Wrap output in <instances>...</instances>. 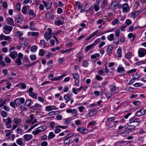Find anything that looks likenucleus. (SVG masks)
I'll list each match as a JSON object with an SVG mask.
<instances>
[{
    "label": "nucleus",
    "instance_id": "obj_50",
    "mask_svg": "<svg viewBox=\"0 0 146 146\" xmlns=\"http://www.w3.org/2000/svg\"><path fill=\"white\" fill-rule=\"evenodd\" d=\"M16 8L18 11H20L21 10V4L19 3H17L16 4Z\"/></svg>",
    "mask_w": 146,
    "mask_h": 146
},
{
    "label": "nucleus",
    "instance_id": "obj_25",
    "mask_svg": "<svg viewBox=\"0 0 146 146\" xmlns=\"http://www.w3.org/2000/svg\"><path fill=\"white\" fill-rule=\"evenodd\" d=\"M22 59L20 58H17L15 61V63L17 64V65L18 66L20 65L22 63V62L21 60Z\"/></svg>",
    "mask_w": 146,
    "mask_h": 146
},
{
    "label": "nucleus",
    "instance_id": "obj_41",
    "mask_svg": "<svg viewBox=\"0 0 146 146\" xmlns=\"http://www.w3.org/2000/svg\"><path fill=\"white\" fill-rule=\"evenodd\" d=\"M146 62V59L144 61H141L138 62H136L135 63V64L136 65L139 66L141 64H145V62Z\"/></svg>",
    "mask_w": 146,
    "mask_h": 146
},
{
    "label": "nucleus",
    "instance_id": "obj_34",
    "mask_svg": "<svg viewBox=\"0 0 146 146\" xmlns=\"http://www.w3.org/2000/svg\"><path fill=\"white\" fill-rule=\"evenodd\" d=\"M114 37V35L113 34H111L107 36V38L108 40L110 41H112Z\"/></svg>",
    "mask_w": 146,
    "mask_h": 146
},
{
    "label": "nucleus",
    "instance_id": "obj_31",
    "mask_svg": "<svg viewBox=\"0 0 146 146\" xmlns=\"http://www.w3.org/2000/svg\"><path fill=\"white\" fill-rule=\"evenodd\" d=\"M85 129L84 127L78 128L77 129V131L80 132L82 134H85Z\"/></svg>",
    "mask_w": 146,
    "mask_h": 146
},
{
    "label": "nucleus",
    "instance_id": "obj_38",
    "mask_svg": "<svg viewBox=\"0 0 146 146\" xmlns=\"http://www.w3.org/2000/svg\"><path fill=\"white\" fill-rule=\"evenodd\" d=\"M37 48V46L36 45H34L31 47V51L34 52L36 50Z\"/></svg>",
    "mask_w": 146,
    "mask_h": 146
},
{
    "label": "nucleus",
    "instance_id": "obj_21",
    "mask_svg": "<svg viewBox=\"0 0 146 146\" xmlns=\"http://www.w3.org/2000/svg\"><path fill=\"white\" fill-rule=\"evenodd\" d=\"M127 129L130 131L132 132V130H134V129L136 127L135 126H133L131 125H128V124H127Z\"/></svg>",
    "mask_w": 146,
    "mask_h": 146
},
{
    "label": "nucleus",
    "instance_id": "obj_45",
    "mask_svg": "<svg viewBox=\"0 0 146 146\" xmlns=\"http://www.w3.org/2000/svg\"><path fill=\"white\" fill-rule=\"evenodd\" d=\"M20 119H15L13 122L17 125L19 124L20 123Z\"/></svg>",
    "mask_w": 146,
    "mask_h": 146
},
{
    "label": "nucleus",
    "instance_id": "obj_22",
    "mask_svg": "<svg viewBox=\"0 0 146 146\" xmlns=\"http://www.w3.org/2000/svg\"><path fill=\"white\" fill-rule=\"evenodd\" d=\"M117 71L118 72L121 73H124L125 70L123 67L122 66H119L117 68Z\"/></svg>",
    "mask_w": 146,
    "mask_h": 146
},
{
    "label": "nucleus",
    "instance_id": "obj_8",
    "mask_svg": "<svg viewBox=\"0 0 146 146\" xmlns=\"http://www.w3.org/2000/svg\"><path fill=\"white\" fill-rule=\"evenodd\" d=\"M6 23L8 25L12 26H14L15 25L14 20L12 18L10 17L7 18L6 19Z\"/></svg>",
    "mask_w": 146,
    "mask_h": 146
},
{
    "label": "nucleus",
    "instance_id": "obj_39",
    "mask_svg": "<svg viewBox=\"0 0 146 146\" xmlns=\"http://www.w3.org/2000/svg\"><path fill=\"white\" fill-rule=\"evenodd\" d=\"M101 41V39L100 38H97L96 39L93 43L94 46H95L98 43L100 42Z\"/></svg>",
    "mask_w": 146,
    "mask_h": 146
},
{
    "label": "nucleus",
    "instance_id": "obj_44",
    "mask_svg": "<svg viewBox=\"0 0 146 146\" xmlns=\"http://www.w3.org/2000/svg\"><path fill=\"white\" fill-rule=\"evenodd\" d=\"M105 95L106 96L107 99H109L111 96L112 94L108 92H106L105 93Z\"/></svg>",
    "mask_w": 146,
    "mask_h": 146
},
{
    "label": "nucleus",
    "instance_id": "obj_32",
    "mask_svg": "<svg viewBox=\"0 0 146 146\" xmlns=\"http://www.w3.org/2000/svg\"><path fill=\"white\" fill-rule=\"evenodd\" d=\"M117 2H114L111 4L110 7L111 8H113L117 7Z\"/></svg>",
    "mask_w": 146,
    "mask_h": 146
},
{
    "label": "nucleus",
    "instance_id": "obj_24",
    "mask_svg": "<svg viewBox=\"0 0 146 146\" xmlns=\"http://www.w3.org/2000/svg\"><path fill=\"white\" fill-rule=\"evenodd\" d=\"M64 76V75H62V76H60L57 78L54 77L53 78L51 79V81H58L60 80H61L62 78Z\"/></svg>",
    "mask_w": 146,
    "mask_h": 146
},
{
    "label": "nucleus",
    "instance_id": "obj_23",
    "mask_svg": "<svg viewBox=\"0 0 146 146\" xmlns=\"http://www.w3.org/2000/svg\"><path fill=\"white\" fill-rule=\"evenodd\" d=\"M94 46L93 44L87 46L85 48V50L86 52H88L90 49L92 48Z\"/></svg>",
    "mask_w": 146,
    "mask_h": 146
},
{
    "label": "nucleus",
    "instance_id": "obj_54",
    "mask_svg": "<svg viewBox=\"0 0 146 146\" xmlns=\"http://www.w3.org/2000/svg\"><path fill=\"white\" fill-rule=\"evenodd\" d=\"M44 51L43 49H41L39 50V55L41 56H43L44 54Z\"/></svg>",
    "mask_w": 146,
    "mask_h": 146
},
{
    "label": "nucleus",
    "instance_id": "obj_55",
    "mask_svg": "<svg viewBox=\"0 0 146 146\" xmlns=\"http://www.w3.org/2000/svg\"><path fill=\"white\" fill-rule=\"evenodd\" d=\"M115 35L116 37H119V36L120 31L119 30H116L115 31Z\"/></svg>",
    "mask_w": 146,
    "mask_h": 146
},
{
    "label": "nucleus",
    "instance_id": "obj_5",
    "mask_svg": "<svg viewBox=\"0 0 146 146\" xmlns=\"http://www.w3.org/2000/svg\"><path fill=\"white\" fill-rule=\"evenodd\" d=\"M146 112V110L143 109H141V110L137 111L135 113V115L137 116H140L144 115Z\"/></svg>",
    "mask_w": 146,
    "mask_h": 146
},
{
    "label": "nucleus",
    "instance_id": "obj_64",
    "mask_svg": "<svg viewBox=\"0 0 146 146\" xmlns=\"http://www.w3.org/2000/svg\"><path fill=\"white\" fill-rule=\"evenodd\" d=\"M41 146H47L48 145V143L46 141L42 142L41 144Z\"/></svg>",
    "mask_w": 146,
    "mask_h": 146
},
{
    "label": "nucleus",
    "instance_id": "obj_16",
    "mask_svg": "<svg viewBox=\"0 0 146 146\" xmlns=\"http://www.w3.org/2000/svg\"><path fill=\"white\" fill-rule=\"evenodd\" d=\"M97 113V111H90L87 113L86 116V117H90L91 116L94 115L96 114Z\"/></svg>",
    "mask_w": 146,
    "mask_h": 146
},
{
    "label": "nucleus",
    "instance_id": "obj_62",
    "mask_svg": "<svg viewBox=\"0 0 146 146\" xmlns=\"http://www.w3.org/2000/svg\"><path fill=\"white\" fill-rule=\"evenodd\" d=\"M22 13L24 14H25L27 11V8L26 7L24 6L22 9Z\"/></svg>",
    "mask_w": 146,
    "mask_h": 146
},
{
    "label": "nucleus",
    "instance_id": "obj_49",
    "mask_svg": "<svg viewBox=\"0 0 146 146\" xmlns=\"http://www.w3.org/2000/svg\"><path fill=\"white\" fill-rule=\"evenodd\" d=\"M113 42L116 45H117L118 44L119 42V40L118 38H115L114 39Z\"/></svg>",
    "mask_w": 146,
    "mask_h": 146
},
{
    "label": "nucleus",
    "instance_id": "obj_51",
    "mask_svg": "<svg viewBox=\"0 0 146 146\" xmlns=\"http://www.w3.org/2000/svg\"><path fill=\"white\" fill-rule=\"evenodd\" d=\"M70 141V139L66 137L64 141V143L65 144H67L69 143Z\"/></svg>",
    "mask_w": 146,
    "mask_h": 146
},
{
    "label": "nucleus",
    "instance_id": "obj_48",
    "mask_svg": "<svg viewBox=\"0 0 146 146\" xmlns=\"http://www.w3.org/2000/svg\"><path fill=\"white\" fill-rule=\"evenodd\" d=\"M7 131L6 133V136L8 137L12 133L10 130H6L5 132Z\"/></svg>",
    "mask_w": 146,
    "mask_h": 146
},
{
    "label": "nucleus",
    "instance_id": "obj_12",
    "mask_svg": "<svg viewBox=\"0 0 146 146\" xmlns=\"http://www.w3.org/2000/svg\"><path fill=\"white\" fill-rule=\"evenodd\" d=\"M99 30H97L96 31L94 32H93L87 38H86V39L87 40H90L93 37L97 35L99 33Z\"/></svg>",
    "mask_w": 146,
    "mask_h": 146
},
{
    "label": "nucleus",
    "instance_id": "obj_42",
    "mask_svg": "<svg viewBox=\"0 0 146 146\" xmlns=\"http://www.w3.org/2000/svg\"><path fill=\"white\" fill-rule=\"evenodd\" d=\"M94 8L95 11H98L99 9V5L96 4H94Z\"/></svg>",
    "mask_w": 146,
    "mask_h": 146
},
{
    "label": "nucleus",
    "instance_id": "obj_63",
    "mask_svg": "<svg viewBox=\"0 0 146 146\" xmlns=\"http://www.w3.org/2000/svg\"><path fill=\"white\" fill-rule=\"evenodd\" d=\"M45 110L47 111H49L50 110H52V108H51V106H46L45 107Z\"/></svg>",
    "mask_w": 146,
    "mask_h": 146
},
{
    "label": "nucleus",
    "instance_id": "obj_35",
    "mask_svg": "<svg viewBox=\"0 0 146 146\" xmlns=\"http://www.w3.org/2000/svg\"><path fill=\"white\" fill-rule=\"evenodd\" d=\"M1 115L3 117H7V112L4 111H2L1 112Z\"/></svg>",
    "mask_w": 146,
    "mask_h": 146
},
{
    "label": "nucleus",
    "instance_id": "obj_59",
    "mask_svg": "<svg viewBox=\"0 0 146 146\" xmlns=\"http://www.w3.org/2000/svg\"><path fill=\"white\" fill-rule=\"evenodd\" d=\"M5 62L7 63H10L11 62V60L8 57H6L5 59Z\"/></svg>",
    "mask_w": 146,
    "mask_h": 146
},
{
    "label": "nucleus",
    "instance_id": "obj_1",
    "mask_svg": "<svg viewBox=\"0 0 146 146\" xmlns=\"http://www.w3.org/2000/svg\"><path fill=\"white\" fill-rule=\"evenodd\" d=\"M13 29V27L8 25L4 26L3 28V32L6 34L10 33Z\"/></svg>",
    "mask_w": 146,
    "mask_h": 146
},
{
    "label": "nucleus",
    "instance_id": "obj_30",
    "mask_svg": "<svg viewBox=\"0 0 146 146\" xmlns=\"http://www.w3.org/2000/svg\"><path fill=\"white\" fill-rule=\"evenodd\" d=\"M139 12L138 11H135L131 13V15L133 16L134 18L136 17L139 14Z\"/></svg>",
    "mask_w": 146,
    "mask_h": 146
},
{
    "label": "nucleus",
    "instance_id": "obj_29",
    "mask_svg": "<svg viewBox=\"0 0 146 146\" xmlns=\"http://www.w3.org/2000/svg\"><path fill=\"white\" fill-rule=\"evenodd\" d=\"M22 138H19L16 141L17 143L19 145L21 146L23 145V142L22 140Z\"/></svg>",
    "mask_w": 146,
    "mask_h": 146
},
{
    "label": "nucleus",
    "instance_id": "obj_26",
    "mask_svg": "<svg viewBox=\"0 0 146 146\" xmlns=\"http://www.w3.org/2000/svg\"><path fill=\"white\" fill-rule=\"evenodd\" d=\"M63 23L64 22L63 21L59 19L55 21L54 22V24L57 26H59L60 25H62Z\"/></svg>",
    "mask_w": 146,
    "mask_h": 146
},
{
    "label": "nucleus",
    "instance_id": "obj_6",
    "mask_svg": "<svg viewBox=\"0 0 146 146\" xmlns=\"http://www.w3.org/2000/svg\"><path fill=\"white\" fill-rule=\"evenodd\" d=\"M138 54L140 57L144 56L146 54V49L141 48L138 51Z\"/></svg>",
    "mask_w": 146,
    "mask_h": 146
},
{
    "label": "nucleus",
    "instance_id": "obj_58",
    "mask_svg": "<svg viewBox=\"0 0 146 146\" xmlns=\"http://www.w3.org/2000/svg\"><path fill=\"white\" fill-rule=\"evenodd\" d=\"M30 59L32 60H34L36 59V57L35 55H31L30 56Z\"/></svg>",
    "mask_w": 146,
    "mask_h": 146
},
{
    "label": "nucleus",
    "instance_id": "obj_53",
    "mask_svg": "<svg viewBox=\"0 0 146 146\" xmlns=\"http://www.w3.org/2000/svg\"><path fill=\"white\" fill-rule=\"evenodd\" d=\"M128 36L130 38H131L133 37V40H134V38L135 37V36H133V34L132 33H129L128 35Z\"/></svg>",
    "mask_w": 146,
    "mask_h": 146
},
{
    "label": "nucleus",
    "instance_id": "obj_36",
    "mask_svg": "<svg viewBox=\"0 0 146 146\" xmlns=\"http://www.w3.org/2000/svg\"><path fill=\"white\" fill-rule=\"evenodd\" d=\"M119 20L118 19H115L113 20L112 22V24L114 25L116 24H119Z\"/></svg>",
    "mask_w": 146,
    "mask_h": 146
},
{
    "label": "nucleus",
    "instance_id": "obj_11",
    "mask_svg": "<svg viewBox=\"0 0 146 146\" xmlns=\"http://www.w3.org/2000/svg\"><path fill=\"white\" fill-rule=\"evenodd\" d=\"M141 121L137 118H131L129 120V123L131 124L133 123H139Z\"/></svg>",
    "mask_w": 146,
    "mask_h": 146
},
{
    "label": "nucleus",
    "instance_id": "obj_14",
    "mask_svg": "<svg viewBox=\"0 0 146 146\" xmlns=\"http://www.w3.org/2000/svg\"><path fill=\"white\" fill-rule=\"evenodd\" d=\"M24 139L27 141H29L31 139L33 136L31 135L26 134L23 136Z\"/></svg>",
    "mask_w": 146,
    "mask_h": 146
},
{
    "label": "nucleus",
    "instance_id": "obj_43",
    "mask_svg": "<svg viewBox=\"0 0 146 146\" xmlns=\"http://www.w3.org/2000/svg\"><path fill=\"white\" fill-rule=\"evenodd\" d=\"M72 115L74 116H76L77 115V111L76 109H73L72 113Z\"/></svg>",
    "mask_w": 146,
    "mask_h": 146
},
{
    "label": "nucleus",
    "instance_id": "obj_20",
    "mask_svg": "<svg viewBox=\"0 0 146 146\" xmlns=\"http://www.w3.org/2000/svg\"><path fill=\"white\" fill-rule=\"evenodd\" d=\"M44 36L45 39L47 40H48L50 39L52 37L51 34L48 33L47 32L45 33Z\"/></svg>",
    "mask_w": 146,
    "mask_h": 146
},
{
    "label": "nucleus",
    "instance_id": "obj_17",
    "mask_svg": "<svg viewBox=\"0 0 146 146\" xmlns=\"http://www.w3.org/2000/svg\"><path fill=\"white\" fill-rule=\"evenodd\" d=\"M113 48V46L111 45H108L107 46V48L106 52L108 54L111 53V50Z\"/></svg>",
    "mask_w": 146,
    "mask_h": 146
},
{
    "label": "nucleus",
    "instance_id": "obj_47",
    "mask_svg": "<svg viewBox=\"0 0 146 146\" xmlns=\"http://www.w3.org/2000/svg\"><path fill=\"white\" fill-rule=\"evenodd\" d=\"M64 98L66 100V103H68L70 100L69 96L67 95L64 96Z\"/></svg>",
    "mask_w": 146,
    "mask_h": 146
},
{
    "label": "nucleus",
    "instance_id": "obj_2",
    "mask_svg": "<svg viewBox=\"0 0 146 146\" xmlns=\"http://www.w3.org/2000/svg\"><path fill=\"white\" fill-rule=\"evenodd\" d=\"M25 99L23 98H17L14 100V102L17 106H18L21 104H23L25 102Z\"/></svg>",
    "mask_w": 146,
    "mask_h": 146
},
{
    "label": "nucleus",
    "instance_id": "obj_40",
    "mask_svg": "<svg viewBox=\"0 0 146 146\" xmlns=\"http://www.w3.org/2000/svg\"><path fill=\"white\" fill-rule=\"evenodd\" d=\"M125 56L127 58H130L132 56V54L130 52H128L125 54Z\"/></svg>",
    "mask_w": 146,
    "mask_h": 146
},
{
    "label": "nucleus",
    "instance_id": "obj_52",
    "mask_svg": "<svg viewBox=\"0 0 146 146\" xmlns=\"http://www.w3.org/2000/svg\"><path fill=\"white\" fill-rule=\"evenodd\" d=\"M140 77L139 75L137 74H135V75H134L133 76V79H137L138 78Z\"/></svg>",
    "mask_w": 146,
    "mask_h": 146
},
{
    "label": "nucleus",
    "instance_id": "obj_56",
    "mask_svg": "<svg viewBox=\"0 0 146 146\" xmlns=\"http://www.w3.org/2000/svg\"><path fill=\"white\" fill-rule=\"evenodd\" d=\"M3 109L7 111H10V108H9L6 105H5L3 107Z\"/></svg>",
    "mask_w": 146,
    "mask_h": 146
},
{
    "label": "nucleus",
    "instance_id": "obj_9",
    "mask_svg": "<svg viewBox=\"0 0 146 146\" xmlns=\"http://www.w3.org/2000/svg\"><path fill=\"white\" fill-rule=\"evenodd\" d=\"M42 106L38 103H36L34 106H32L31 107V109L35 110H40L41 109Z\"/></svg>",
    "mask_w": 146,
    "mask_h": 146
},
{
    "label": "nucleus",
    "instance_id": "obj_19",
    "mask_svg": "<svg viewBox=\"0 0 146 146\" xmlns=\"http://www.w3.org/2000/svg\"><path fill=\"white\" fill-rule=\"evenodd\" d=\"M108 4V2L106 0L104 1L101 3L100 8L102 9H104L107 6Z\"/></svg>",
    "mask_w": 146,
    "mask_h": 146
},
{
    "label": "nucleus",
    "instance_id": "obj_60",
    "mask_svg": "<svg viewBox=\"0 0 146 146\" xmlns=\"http://www.w3.org/2000/svg\"><path fill=\"white\" fill-rule=\"evenodd\" d=\"M44 126H41L40 127H38V130L40 132L44 130L45 129L44 128Z\"/></svg>",
    "mask_w": 146,
    "mask_h": 146
},
{
    "label": "nucleus",
    "instance_id": "obj_37",
    "mask_svg": "<svg viewBox=\"0 0 146 146\" xmlns=\"http://www.w3.org/2000/svg\"><path fill=\"white\" fill-rule=\"evenodd\" d=\"M122 50L121 48H119L117 50V53L118 54V57L120 58L122 56L121 52Z\"/></svg>",
    "mask_w": 146,
    "mask_h": 146
},
{
    "label": "nucleus",
    "instance_id": "obj_7",
    "mask_svg": "<svg viewBox=\"0 0 146 146\" xmlns=\"http://www.w3.org/2000/svg\"><path fill=\"white\" fill-rule=\"evenodd\" d=\"M15 20L17 23H21L23 20V16L18 15L15 17Z\"/></svg>",
    "mask_w": 146,
    "mask_h": 146
},
{
    "label": "nucleus",
    "instance_id": "obj_61",
    "mask_svg": "<svg viewBox=\"0 0 146 146\" xmlns=\"http://www.w3.org/2000/svg\"><path fill=\"white\" fill-rule=\"evenodd\" d=\"M29 15L31 16H33L34 15V17H35V15H34V11L30 9L29 10Z\"/></svg>",
    "mask_w": 146,
    "mask_h": 146
},
{
    "label": "nucleus",
    "instance_id": "obj_3",
    "mask_svg": "<svg viewBox=\"0 0 146 146\" xmlns=\"http://www.w3.org/2000/svg\"><path fill=\"white\" fill-rule=\"evenodd\" d=\"M73 78L74 79L75 84L76 85L78 86L79 81V74L77 73H75L72 74Z\"/></svg>",
    "mask_w": 146,
    "mask_h": 146
},
{
    "label": "nucleus",
    "instance_id": "obj_33",
    "mask_svg": "<svg viewBox=\"0 0 146 146\" xmlns=\"http://www.w3.org/2000/svg\"><path fill=\"white\" fill-rule=\"evenodd\" d=\"M31 102L32 101L31 100H28L26 101L25 104V105L28 107H29L31 105Z\"/></svg>",
    "mask_w": 146,
    "mask_h": 146
},
{
    "label": "nucleus",
    "instance_id": "obj_15",
    "mask_svg": "<svg viewBox=\"0 0 146 146\" xmlns=\"http://www.w3.org/2000/svg\"><path fill=\"white\" fill-rule=\"evenodd\" d=\"M42 2L47 9H50L51 7L52 3H46L44 1H42Z\"/></svg>",
    "mask_w": 146,
    "mask_h": 146
},
{
    "label": "nucleus",
    "instance_id": "obj_13",
    "mask_svg": "<svg viewBox=\"0 0 146 146\" xmlns=\"http://www.w3.org/2000/svg\"><path fill=\"white\" fill-rule=\"evenodd\" d=\"M17 53L16 52H11L9 54V56L13 59H15L17 56Z\"/></svg>",
    "mask_w": 146,
    "mask_h": 146
},
{
    "label": "nucleus",
    "instance_id": "obj_27",
    "mask_svg": "<svg viewBox=\"0 0 146 146\" xmlns=\"http://www.w3.org/2000/svg\"><path fill=\"white\" fill-rule=\"evenodd\" d=\"M55 136L54 133L52 132H50L48 136V139H51L53 138Z\"/></svg>",
    "mask_w": 146,
    "mask_h": 146
},
{
    "label": "nucleus",
    "instance_id": "obj_18",
    "mask_svg": "<svg viewBox=\"0 0 146 146\" xmlns=\"http://www.w3.org/2000/svg\"><path fill=\"white\" fill-rule=\"evenodd\" d=\"M122 8L123 11L127 12L129 10V6L127 4L125 3L122 6Z\"/></svg>",
    "mask_w": 146,
    "mask_h": 146
},
{
    "label": "nucleus",
    "instance_id": "obj_28",
    "mask_svg": "<svg viewBox=\"0 0 146 146\" xmlns=\"http://www.w3.org/2000/svg\"><path fill=\"white\" fill-rule=\"evenodd\" d=\"M28 44V42L22 40V41L20 42V44L22 46H23V47H25Z\"/></svg>",
    "mask_w": 146,
    "mask_h": 146
},
{
    "label": "nucleus",
    "instance_id": "obj_4",
    "mask_svg": "<svg viewBox=\"0 0 146 146\" xmlns=\"http://www.w3.org/2000/svg\"><path fill=\"white\" fill-rule=\"evenodd\" d=\"M33 88H30L28 90V92L29 93V95L33 98L36 99L37 97V94L33 92Z\"/></svg>",
    "mask_w": 146,
    "mask_h": 146
},
{
    "label": "nucleus",
    "instance_id": "obj_46",
    "mask_svg": "<svg viewBox=\"0 0 146 146\" xmlns=\"http://www.w3.org/2000/svg\"><path fill=\"white\" fill-rule=\"evenodd\" d=\"M35 64V62H33L32 64H28L25 65L23 67H28V68H29L30 67H31L33 65Z\"/></svg>",
    "mask_w": 146,
    "mask_h": 146
},
{
    "label": "nucleus",
    "instance_id": "obj_57",
    "mask_svg": "<svg viewBox=\"0 0 146 146\" xmlns=\"http://www.w3.org/2000/svg\"><path fill=\"white\" fill-rule=\"evenodd\" d=\"M31 34L33 36H37L38 35L39 33L38 32H32L31 33Z\"/></svg>",
    "mask_w": 146,
    "mask_h": 146
},
{
    "label": "nucleus",
    "instance_id": "obj_10",
    "mask_svg": "<svg viewBox=\"0 0 146 146\" xmlns=\"http://www.w3.org/2000/svg\"><path fill=\"white\" fill-rule=\"evenodd\" d=\"M7 119L8 121L6 122L5 124L7 128H10L12 127L11 119L9 117Z\"/></svg>",
    "mask_w": 146,
    "mask_h": 146
}]
</instances>
